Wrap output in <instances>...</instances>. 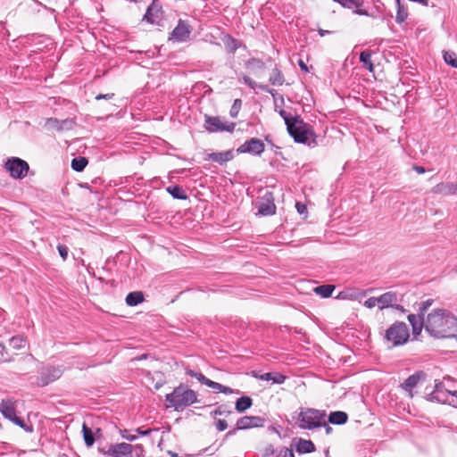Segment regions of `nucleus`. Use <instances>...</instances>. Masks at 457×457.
<instances>
[{"mask_svg": "<svg viewBox=\"0 0 457 457\" xmlns=\"http://www.w3.org/2000/svg\"><path fill=\"white\" fill-rule=\"evenodd\" d=\"M426 331L432 337H453L457 336V318L445 309H435L427 317Z\"/></svg>", "mask_w": 457, "mask_h": 457, "instance_id": "nucleus-1", "label": "nucleus"}, {"mask_svg": "<svg viewBox=\"0 0 457 457\" xmlns=\"http://www.w3.org/2000/svg\"><path fill=\"white\" fill-rule=\"evenodd\" d=\"M165 401L169 403L168 407L181 411L197 402V394L187 386L179 385L165 395Z\"/></svg>", "mask_w": 457, "mask_h": 457, "instance_id": "nucleus-2", "label": "nucleus"}, {"mask_svg": "<svg viewBox=\"0 0 457 457\" xmlns=\"http://www.w3.org/2000/svg\"><path fill=\"white\" fill-rule=\"evenodd\" d=\"M410 337L408 326L402 321L392 324L385 334V340L389 347H396L404 345Z\"/></svg>", "mask_w": 457, "mask_h": 457, "instance_id": "nucleus-3", "label": "nucleus"}, {"mask_svg": "<svg viewBox=\"0 0 457 457\" xmlns=\"http://www.w3.org/2000/svg\"><path fill=\"white\" fill-rule=\"evenodd\" d=\"M326 411L313 408L302 409L298 420L303 429H313L325 424Z\"/></svg>", "mask_w": 457, "mask_h": 457, "instance_id": "nucleus-4", "label": "nucleus"}, {"mask_svg": "<svg viewBox=\"0 0 457 457\" xmlns=\"http://www.w3.org/2000/svg\"><path fill=\"white\" fill-rule=\"evenodd\" d=\"M428 400L457 407V390L451 391L442 381L435 380V388L428 395Z\"/></svg>", "mask_w": 457, "mask_h": 457, "instance_id": "nucleus-5", "label": "nucleus"}, {"mask_svg": "<svg viewBox=\"0 0 457 457\" xmlns=\"http://www.w3.org/2000/svg\"><path fill=\"white\" fill-rule=\"evenodd\" d=\"M134 451H136V457H141L144 452L143 446L141 445L134 446L128 443H119L111 445L106 451L101 450L104 457H133Z\"/></svg>", "mask_w": 457, "mask_h": 457, "instance_id": "nucleus-6", "label": "nucleus"}, {"mask_svg": "<svg viewBox=\"0 0 457 457\" xmlns=\"http://www.w3.org/2000/svg\"><path fill=\"white\" fill-rule=\"evenodd\" d=\"M287 129L296 143L305 144L308 142L310 137L312 136L308 125L297 116L296 119H294L293 121L288 124Z\"/></svg>", "mask_w": 457, "mask_h": 457, "instance_id": "nucleus-7", "label": "nucleus"}, {"mask_svg": "<svg viewBox=\"0 0 457 457\" xmlns=\"http://www.w3.org/2000/svg\"><path fill=\"white\" fill-rule=\"evenodd\" d=\"M0 412L7 420L13 422L21 428L31 431V428H26L24 420L16 415V401L12 399H4L0 403Z\"/></svg>", "mask_w": 457, "mask_h": 457, "instance_id": "nucleus-8", "label": "nucleus"}, {"mask_svg": "<svg viewBox=\"0 0 457 457\" xmlns=\"http://www.w3.org/2000/svg\"><path fill=\"white\" fill-rule=\"evenodd\" d=\"M236 128L235 122L223 121L219 116H204V129L210 133L233 132Z\"/></svg>", "mask_w": 457, "mask_h": 457, "instance_id": "nucleus-9", "label": "nucleus"}, {"mask_svg": "<svg viewBox=\"0 0 457 457\" xmlns=\"http://www.w3.org/2000/svg\"><path fill=\"white\" fill-rule=\"evenodd\" d=\"M4 167L9 171L11 177L16 179L25 178L29 170L28 162L19 157L9 158Z\"/></svg>", "mask_w": 457, "mask_h": 457, "instance_id": "nucleus-10", "label": "nucleus"}, {"mask_svg": "<svg viewBox=\"0 0 457 457\" xmlns=\"http://www.w3.org/2000/svg\"><path fill=\"white\" fill-rule=\"evenodd\" d=\"M265 150L264 143L258 138L253 137L246 140L237 148L238 153H248L254 155H261Z\"/></svg>", "mask_w": 457, "mask_h": 457, "instance_id": "nucleus-11", "label": "nucleus"}, {"mask_svg": "<svg viewBox=\"0 0 457 457\" xmlns=\"http://www.w3.org/2000/svg\"><path fill=\"white\" fill-rule=\"evenodd\" d=\"M191 32L192 28L187 21L179 20L172 30L170 39L177 42H185L189 38Z\"/></svg>", "mask_w": 457, "mask_h": 457, "instance_id": "nucleus-12", "label": "nucleus"}, {"mask_svg": "<svg viewBox=\"0 0 457 457\" xmlns=\"http://www.w3.org/2000/svg\"><path fill=\"white\" fill-rule=\"evenodd\" d=\"M162 5L157 0H153L148 6L143 20L151 24H158L162 20Z\"/></svg>", "mask_w": 457, "mask_h": 457, "instance_id": "nucleus-13", "label": "nucleus"}, {"mask_svg": "<svg viewBox=\"0 0 457 457\" xmlns=\"http://www.w3.org/2000/svg\"><path fill=\"white\" fill-rule=\"evenodd\" d=\"M425 378V373L423 371H418L412 375H411L407 379L404 380L403 383L401 384V387L408 393V395L412 398L413 397V388L418 385L420 379Z\"/></svg>", "mask_w": 457, "mask_h": 457, "instance_id": "nucleus-14", "label": "nucleus"}, {"mask_svg": "<svg viewBox=\"0 0 457 457\" xmlns=\"http://www.w3.org/2000/svg\"><path fill=\"white\" fill-rule=\"evenodd\" d=\"M262 419L256 416H244L237 421L236 429H247L262 425Z\"/></svg>", "mask_w": 457, "mask_h": 457, "instance_id": "nucleus-15", "label": "nucleus"}, {"mask_svg": "<svg viewBox=\"0 0 457 457\" xmlns=\"http://www.w3.org/2000/svg\"><path fill=\"white\" fill-rule=\"evenodd\" d=\"M61 375L62 370L59 368L47 367L41 372V385L46 386L49 383L58 379L61 377Z\"/></svg>", "mask_w": 457, "mask_h": 457, "instance_id": "nucleus-16", "label": "nucleus"}, {"mask_svg": "<svg viewBox=\"0 0 457 457\" xmlns=\"http://www.w3.org/2000/svg\"><path fill=\"white\" fill-rule=\"evenodd\" d=\"M432 192L434 194H438L442 195H451L457 194V182H442L436 185L432 188Z\"/></svg>", "mask_w": 457, "mask_h": 457, "instance_id": "nucleus-17", "label": "nucleus"}, {"mask_svg": "<svg viewBox=\"0 0 457 457\" xmlns=\"http://www.w3.org/2000/svg\"><path fill=\"white\" fill-rule=\"evenodd\" d=\"M253 373L254 378L263 381H272L274 384H283L287 379V376L279 372H267L263 374H258L253 371Z\"/></svg>", "mask_w": 457, "mask_h": 457, "instance_id": "nucleus-18", "label": "nucleus"}, {"mask_svg": "<svg viewBox=\"0 0 457 457\" xmlns=\"http://www.w3.org/2000/svg\"><path fill=\"white\" fill-rule=\"evenodd\" d=\"M82 434L85 445L87 447H91L96 441V436L101 435V429L96 428V431H93L91 428H89L86 422L82 424Z\"/></svg>", "mask_w": 457, "mask_h": 457, "instance_id": "nucleus-19", "label": "nucleus"}, {"mask_svg": "<svg viewBox=\"0 0 457 457\" xmlns=\"http://www.w3.org/2000/svg\"><path fill=\"white\" fill-rule=\"evenodd\" d=\"M398 301L397 295L394 292H386L378 297L379 309L394 307Z\"/></svg>", "mask_w": 457, "mask_h": 457, "instance_id": "nucleus-20", "label": "nucleus"}, {"mask_svg": "<svg viewBox=\"0 0 457 457\" xmlns=\"http://www.w3.org/2000/svg\"><path fill=\"white\" fill-rule=\"evenodd\" d=\"M233 158V150H228L224 152L209 154L207 159L222 165L231 161Z\"/></svg>", "mask_w": 457, "mask_h": 457, "instance_id": "nucleus-21", "label": "nucleus"}, {"mask_svg": "<svg viewBox=\"0 0 457 457\" xmlns=\"http://www.w3.org/2000/svg\"><path fill=\"white\" fill-rule=\"evenodd\" d=\"M408 320L412 327L413 336L416 337L420 334L423 327L425 328V322L421 315L410 314L408 315Z\"/></svg>", "mask_w": 457, "mask_h": 457, "instance_id": "nucleus-22", "label": "nucleus"}, {"mask_svg": "<svg viewBox=\"0 0 457 457\" xmlns=\"http://www.w3.org/2000/svg\"><path fill=\"white\" fill-rule=\"evenodd\" d=\"M295 448L298 453H311L316 450L314 444L311 440L302 438L298 440Z\"/></svg>", "mask_w": 457, "mask_h": 457, "instance_id": "nucleus-23", "label": "nucleus"}, {"mask_svg": "<svg viewBox=\"0 0 457 457\" xmlns=\"http://www.w3.org/2000/svg\"><path fill=\"white\" fill-rule=\"evenodd\" d=\"M348 415L345 411H332L328 416V421L335 425H343L347 422Z\"/></svg>", "mask_w": 457, "mask_h": 457, "instance_id": "nucleus-24", "label": "nucleus"}, {"mask_svg": "<svg viewBox=\"0 0 457 457\" xmlns=\"http://www.w3.org/2000/svg\"><path fill=\"white\" fill-rule=\"evenodd\" d=\"M144 301V295L140 291H135L129 293L126 296V303L129 306H136Z\"/></svg>", "mask_w": 457, "mask_h": 457, "instance_id": "nucleus-25", "label": "nucleus"}, {"mask_svg": "<svg viewBox=\"0 0 457 457\" xmlns=\"http://www.w3.org/2000/svg\"><path fill=\"white\" fill-rule=\"evenodd\" d=\"M253 404V400L249 396H242L236 402V410L238 412H244Z\"/></svg>", "mask_w": 457, "mask_h": 457, "instance_id": "nucleus-26", "label": "nucleus"}, {"mask_svg": "<svg viewBox=\"0 0 457 457\" xmlns=\"http://www.w3.org/2000/svg\"><path fill=\"white\" fill-rule=\"evenodd\" d=\"M167 191L175 199L186 200L187 198L185 190L179 186L168 187Z\"/></svg>", "mask_w": 457, "mask_h": 457, "instance_id": "nucleus-27", "label": "nucleus"}, {"mask_svg": "<svg viewBox=\"0 0 457 457\" xmlns=\"http://www.w3.org/2000/svg\"><path fill=\"white\" fill-rule=\"evenodd\" d=\"M395 4L397 7L395 21L397 23L401 24L405 21L408 17L407 8L401 4V0H395Z\"/></svg>", "mask_w": 457, "mask_h": 457, "instance_id": "nucleus-28", "label": "nucleus"}, {"mask_svg": "<svg viewBox=\"0 0 457 457\" xmlns=\"http://www.w3.org/2000/svg\"><path fill=\"white\" fill-rule=\"evenodd\" d=\"M207 386L212 388L215 392H220L225 395H229L234 393V390L228 386H223L218 382L212 381L210 379V381L207 383Z\"/></svg>", "mask_w": 457, "mask_h": 457, "instance_id": "nucleus-29", "label": "nucleus"}, {"mask_svg": "<svg viewBox=\"0 0 457 457\" xmlns=\"http://www.w3.org/2000/svg\"><path fill=\"white\" fill-rule=\"evenodd\" d=\"M269 80L274 86H282L285 79L282 72L278 69L275 68L272 70Z\"/></svg>", "mask_w": 457, "mask_h": 457, "instance_id": "nucleus-30", "label": "nucleus"}, {"mask_svg": "<svg viewBox=\"0 0 457 457\" xmlns=\"http://www.w3.org/2000/svg\"><path fill=\"white\" fill-rule=\"evenodd\" d=\"M313 290L317 295L327 298L332 295L333 291L335 290V287L332 285H322L316 287Z\"/></svg>", "mask_w": 457, "mask_h": 457, "instance_id": "nucleus-31", "label": "nucleus"}, {"mask_svg": "<svg viewBox=\"0 0 457 457\" xmlns=\"http://www.w3.org/2000/svg\"><path fill=\"white\" fill-rule=\"evenodd\" d=\"M242 79H243L244 83L246 84L252 89H255L256 87H259L262 90L269 92L271 95H273V91H274L273 89H270L267 86H264V85H258L250 77H248L246 75H243Z\"/></svg>", "mask_w": 457, "mask_h": 457, "instance_id": "nucleus-32", "label": "nucleus"}, {"mask_svg": "<svg viewBox=\"0 0 457 457\" xmlns=\"http://www.w3.org/2000/svg\"><path fill=\"white\" fill-rule=\"evenodd\" d=\"M371 53L369 51H362L360 54V62L363 63V65L370 71H374V65L371 62Z\"/></svg>", "mask_w": 457, "mask_h": 457, "instance_id": "nucleus-33", "label": "nucleus"}, {"mask_svg": "<svg viewBox=\"0 0 457 457\" xmlns=\"http://www.w3.org/2000/svg\"><path fill=\"white\" fill-rule=\"evenodd\" d=\"M87 158L85 157H77V158H74L72 159L71 161V168L75 170V171H82L87 164Z\"/></svg>", "mask_w": 457, "mask_h": 457, "instance_id": "nucleus-34", "label": "nucleus"}, {"mask_svg": "<svg viewBox=\"0 0 457 457\" xmlns=\"http://www.w3.org/2000/svg\"><path fill=\"white\" fill-rule=\"evenodd\" d=\"M9 344L13 349L20 350L25 347L26 340L21 336H16L9 340Z\"/></svg>", "mask_w": 457, "mask_h": 457, "instance_id": "nucleus-35", "label": "nucleus"}, {"mask_svg": "<svg viewBox=\"0 0 457 457\" xmlns=\"http://www.w3.org/2000/svg\"><path fill=\"white\" fill-rule=\"evenodd\" d=\"M232 413L231 406L228 404H220L217 406V408L211 412V415L215 417L217 415H225L228 416Z\"/></svg>", "mask_w": 457, "mask_h": 457, "instance_id": "nucleus-36", "label": "nucleus"}, {"mask_svg": "<svg viewBox=\"0 0 457 457\" xmlns=\"http://www.w3.org/2000/svg\"><path fill=\"white\" fill-rule=\"evenodd\" d=\"M246 68L249 70H263L265 68V63L257 58H252L247 61Z\"/></svg>", "mask_w": 457, "mask_h": 457, "instance_id": "nucleus-37", "label": "nucleus"}, {"mask_svg": "<svg viewBox=\"0 0 457 457\" xmlns=\"http://www.w3.org/2000/svg\"><path fill=\"white\" fill-rule=\"evenodd\" d=\"M334 2H337L340 4L343 7L345 8H354V7H360L362 4L361 0H333Z\"/></svg>", "mask_w": 457, "mask_h": 457, "instance_id": "nucleus-38", "label": "nucleus"}, {"mask_svg": "<svg viewBox=\"0 0 457 457\" xmlns=\"http://www.w3.org/2000/svg\"><path fill=\"white\" fill-rule=\"evenodd\" d=\"M275 210H276V206L272 203H269V204H262L259 207V212L262 215H271V214H274L275 213Z\"/></svg>", "mask_w": 457, "mask_h": 457, "instance_id": "nucleus-39", "label": "nucleus"}, {"mask_svg": "<svg viewBox=\"0 0 457 457\" xmlns=\"http://www.w3.org/2000/svg\"><path fill=\"white\" fill-rule=\"evenodd\" d=\"M444 60L447 64L451 65L453 68H457V58L456 54L453 52H445Z\"/></svg>", "mask_w": 457, "mask_h": 457, "instance_id": "nucleus-40", "label": "nucleus"}, {"mask_svg": "<svg viewBox=\"0 0 457 457\" xmlns=\"http://www.w3.org/2000/svg\"><path fill=\"white\" fill-rule=\"evenodd\" d=\"M242 106L241 99H236L230 108L229 114L232 118H237L239 112V110Z\"/></svg>", "mask_w": 457, "mask_h": 457, "instance_id": "nucleus-41", "label": "nucleus"}, {"mask_svg": "<svg viewBox=\"0 0 457 457\" xmlns=\"http://www.w3.org/2000/svg\"><path fill=\"white\" fill-rule=\"evenodd\" d=\"M238 44L237 40L228 37L226 42V47L229 52L234 53L238 48Z\"/></svg>", "mask_w": 457, "mask_h": 457, "instance_id": "nucleus-42", "label": "nucleus"}, {"mask_svg": "<svg viewBox=\"0 0 457 457\" xmlns=\"http://www.w3.org/2000/svg\"><path fill=\"white\" fill-rule=\"evenodd\" d=\"M278 113L285 120L287 127L288 126L289 123H291V121H293L294 119H296V117H292L290 113H288L285 110H279Z\"/></svg>", "mask_w": 457, "mask_h": 457, "instance_id": "nucleus-43", "label": "nucleus"}, {"mask_svg": "<svg viewBox=\"0 0 457 457\" xmlns=\"http://www.w3.org/2000/svg\"><path fill=\"white\" fill-rule=\"evenodd\" d=\"M363 305L369 309H371L375 307L376 305H378V297H370L368 298Z\"/></svg>", "mask_w": 457, "mask_h": 457, "instance_id": "nucleus-44", "label": "nucleus"}, {"mask_svg": "<svg viewBox=\"0 0 457 457\" xmlns=\"http://www.w3.org/2000/svg\"><path fill=\"white\" fill-rule=\"evenodd\" d=\"M57 250L59 252L60 256L65 261L68 257V247L64 245H58Z\"/></svg>", "mask_w": 457, "mask_h": 457, "instance_id": "nucleus-45", "label": "nucleus"}, {"mask_svg": "<svg viewBox=\"0 0 457 457\" xmlns=\"http://www.w3.org/2000/svg\"><path fill=\"white\" fill-rule=\"evenodd\" d=\"M47 123L55 128L57 130L64 129V127L62 124V120L57 119H49Z\"/></svg>", "mask_w": 457, "mask_h": 457, "instance_id": "nucleus-46", "label": "nucleus"}, {"mask_svg": "<svg viewBox=\"0 0 457 457\" xmlns=\"http://www.w3.org/2000/svg\"><path fill=\"white\" fill-rule=\"evenodd\" d=\"M215 426L219 431H224L228 428V423L225 420H217Z\"/></svg>", "mask_w": 457, "mask_h": 457, "instance_id": "nucleus-47", "label": "nucleus"}, {"mask_svg": "<svg viewBox=\"0 0 457 457\" xmlns=\"http://www.w3.org/2000/svg\"><path fill=\"white\" fill-rule=\"evenodd\" d=\"M121 436L123 438H125L126 440H129V441H134L137 438V435L131 434L128 430H124Z\"/></svg>", "mask_w": 457, "mask_h": 457, "instance_id": "nucleus-48", "label": "nucleus"}, {"mask_svg": "<svg viewBox=\"0 0 457 457\" xmlns=\"http://www.w3.org/2000/svg\"><path fill=\"white\" fill-rule=\"evenodd\" d=\"M432 303H433V300H431V299L422 302L421 306L420 307L421 315H423V312H426L427 309L431 306Z\"/></svg>", "mask_w": 457, "mask_h": 457, "instance_id": "nucleus-49", "label": "nucleus"}, {"mask_svg": "<svg viewBox=\"0 0 457 457\" xmlns=\"http://www.w3.org/2000/svg\"><path fill=\"white\" fill-rule=\"evenodd\" d=\"M114 96V94L113 93H109V94H99L96 96V100H101V99H104V100H110V99H112Z\"/></svg>", "mask_w": 457, "mask_h": 457, "instance_id": "nucleus-50", "label": "nucleus"}, {"mask_svg": "<svg viewBox=\"0 0 457 457\" xmlns=\"http://www.w3.org/2000/svg\"><path fill=\"white\" fill-rule=\"evenodd\" d=\"M195 378L201 382L202 384L207 386V383L210 381L209 378H207L204 375H203L202 373H197V376L195 377Z\"/></svg>", "mask_w": 457, "mask_h": 457, "instance_id": "nucleus-51", "label": "nucleus"}, {"mask_svg": "<svg viewBox=\"0 0 457 457\" xmlns=\"http://www.w3.org/2000/svg\"><path fill=\"white\" fill-rule=\"evenodd\" d=\"M62 126L64 127V129H71V128H72V126H73L74 122H73V120H69V119H67V120H62Z\"/></svg>", "mask_w": 457, "mask_h": 457, "instance_id": "nucleus-52", "label": "nucleus"}, {"mask_svg": "<svg viewBox=\"0 0 457 457\" xmlns=\"http://www.w3.org/2000/svg\"><path fill=\"white\" fill-rule=\"evenodd\" d=\"M152 429H145V430H143L142 428H138L136 429V432L137 433V435H140V436H147L151 433Z\"/></svg>", "mask_w": 457, "mask_h": 457, "instance_id": "nucleus-53", "label": "nucleus"}, {"mask_svg": "<svg viewBox=\"0 0 457 457\" xmlns=\"http://www.w3.org/2000/svg\"><path fill=\"white\" fill-rule=\"evenodd\" d=\"M295 206L299 213H303L306 211V207L304 204L296 203Z\"/></svg>", "mask_w": 457, "mask_h": 457, "instance_id": "nucleus-54", "label": "nucleus"}, {"mask_svg": "<svg viewBox=\"0 0 457 457\" xmlns=\"http://www.w3.org/2000/svg\"><path fill=\"white\" fill-rule=\"evenodd\" d=\"M0 354L2 357H4L7 354V349L3 342L0 341Z\"/></svg>", "mask_w": 457, "mask_h": 457, "instance_id": "nucleus-55", "label": "nucleus"}, {"mask_svg": "<svg viewBox=\"0 0 457 457\" xmlns=\"http://www.w3.org/2000/svg\"><path fill=\"white\" fill-rule=\"evenodd\" d=\"M283 457H295V453L291 449L285 448Z\"/></svg>", "mask_w": 457, "mask_h": 457, "instance_id": "nucleus-56", "label": "nucleus"}, {"mask_svg": "<svg viewBox=\"0 0 457 457\" xmlns=\"http://www.w3.org/2000/svg\"><path fill=\"white\" fill-rule=\"evenodd\" d=\"M318 32H319L320 37H324L326 35H329V34L332 33V31H330V30H325V29H319Z\"/></svg>", "mask_w": 457, "mask_h": 457, "instance_id": "nucleus-57", "label": "nucleus"}, {"mask_svg": "<svg viewBox=\"0 0 457 457\" xmlns=\"http://www.w3.org/2000/svg\"><path fill=\"white\" fill-rule=\"evenodd\" d=\"M413 169H414V170H416L419 174H423V173H425V171H426L425 168H423V167H421V166H417V165H415V166L413 167Z\"/></svg>", "mask_w": 457, "mask_h": 457, "instance_id": "nucleus-58", "label": "nucleus"}, {"mask_svg": "<svg viewBox=\"0 0 457 457\" xmlns=\"http://www.w3.org/2000/svg\"><path fill=\"white\" fill-rule=\"evenodd\" d=\"M197 373H198V372H195V370H190V369H187V370H186V374H187V375H188V376H190V377H192V378H195V377L197 376Z\"/></svg>", "mask_w": 457, "mask_h": 457, "instance_id": "nucleus-59", "label": "nucleus"}, {"mask_svg": "<svg viewBox=\"0 0 457 457\" xmlns=\"http://www.w3.org/2000/svg\"><path fill=\"white\" fill-rule=\"evenodd\" d=\"M298 64L303 71H308V67L303 60H299Z\"/></svg>", "mask_w": 457, "mask_h": 457, "instance_id": "nucleus-60", "label": "nucleus"}, {"mask_svg": "<svg viewBox=\"0 0 457 457\" xmlns=\"http://www.w3.org/2000/svg\"><path fill=\"white\" fill-rule=\"evenodd\" d=\"M321 427L325 428L326 434L329 435L332 432V428L327 423L326 420H325V424L322 425Z\"/></svg>", "mask_w": 457, "mask_h": 457, "instance_id": "nucleus-61", "label": "nucleus"}, {"mask_svg": "<svg viewBox=\"0 0 457 457\" xmlns=\"http://www.w3.org/2000/svg\"><path fill=\"white\" fill-rule=\"evenodd\" d=\"M354 12L359 15H366V16L369 15L368 12L366 10H362V9H358Z\"/></svg>", "mask_w": 457, "mask_h": 457, "instance_id": "nucleus-62", "label": "nucleus"}, {"mask_svg": "<svg viewBox=\"0 0 457 457\" xmlns=\"http://www.w3.org/2000/svg\"><path fill=\"white\" fill-rule=\"evenodd\" d=\"M237 429L234 428L232 430H229L227 434H226V437H228L232 435H234L236 432H237Z\"/></svg>", "mask_w": 457, "mask_h": 457, "instance_id": "nucleus-63", "label": "nucleus"}, {"mask_svg": "<svg viewBox=\"0 0 457 457\" xmlns=\"http://www.w3.org/2000/svg\"><path fill=\"white\" fill-rule=\"evenodd\" d=\"M393 308L403 312V307L402 305L395 303V306Z\"/></svg>", "mask_w": 457, "mask_h": 457, "instance_id": "nucleus-64", "label": "nucleus"}]
</instances>
